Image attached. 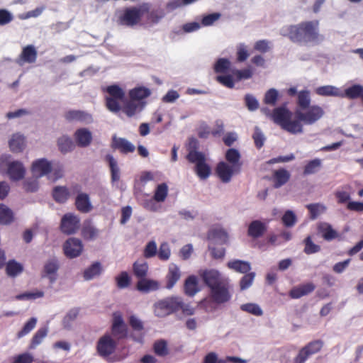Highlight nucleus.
Returning a JSON list of instances; mask_svg holds the SVG:
<instances>
[{
	"label": "nucleus",
	"instance_id": "f257e3e1",
	"mask_svg": "<svg viewBox=\"0 0 363 363\" xmlns=\"http://www.w3.org/2000/svg\"><path fill=\"white\" fill-rule=\"evenodd\" d=\"M310 91L301 90L296 99L295 119L292 120L293 113L285 106L276 108L272 113L273 121L289 133L296 134L303 131L302 123L312 125L320 120L324 115V110L318 105L311 106Z\"/></svg>",
	"mask_w": 363,
	"mask_h": 363
},
{
	"label": "nucleus",
	"instance_id": "f03ea898",
	"mask_svg": "<svg viewBox=\"0 0 363 363\" xmlns=\"http://www.w3.org/2000/svg\"><path fill=\"white\" fill-rule=\"evenodd\" d=\"M319 25L318 20L305 21L283 27L281 34L294 43L318 45L324 40L323 35L320 33Z\"/></svg>",
	"mask_w": 363,
	"mask_h": 363
},
{
	"label": "nucleus",
	"instance_id": "7ed1b4c3",
	"mask_svg": "<svg viewBox=\"0 0 363 363\" xmlns=\"http://www.w3.org/2000/svg\"><path fill=\"white\" fill-rule=\"evenodd\" d=\"M32 172L36 178L47 176L48 179L52 182L63 176L62 167L52 164L49 160H35L32 165Z\"/></svg>",
	"mask_w": 363,
	"mask_h": 363
},
{
	"label": "nucleus",
	"instance_id": "20e7f679",
	"mask_svg": "<svg viewBox=\"0 0 363 363\" xmlns=\"http://www.w3.org/2000/svg\"><path fill=\"white\" fill-rule=\"evenodd\" d=\"M242 165L240 160H221L217 165L216 174L223 183H229L239 174Z\"/></svg>",
	"mask_w": 363,
	"mask_h": 363
},
{
	"label": "nucleus",
	"instance_id": "39448f33",
	"mask_svg": "<svg viewBox=\"0 0 363 363\" xmlns=\"http://www.w3.org/2000/svg\"><path fill=\"white\" fill-rule=\"evenodd\" d=\"M181 304L180 297L172 296L159 301L154 306V313L157 317H165L178 311Z\"/></svg>",
	"mask_w": 363,
	"mask_h": 363
},
{
	"label": "nucleus",
	"instance_id": "423d86ee",
	"mask_svg": "<svg viewBox=\"0 0 363 363\" xmlns=\"http://www.w3.org/2000/svg\"><path fill=\"white\" fill-rule=\"evenodd\" d=\"M213 301L217 304L228 302L231 299L229 279L210 289Z\"/></svg>",
	"mask_w": 363,
	"mask_h": 363
},
{
	"label": "nucleus",
	"instance_id": "0eeeda50",
	"mask_svg": "<svg viewBox=\"0 0 363 363\" xmlns=\"http://www.w3.org/2000/svg\"><path fill=\"white\" fill-rule=\"evenodd\" d=\"M145 105L146 102L145 101H136L130 98V99L123 100L122 106L118 101H115V112L121 111L127 116L132 117L142 111Z\"/></svg>",
	"mask_w": 363,
	"mask_h": 363
},
{
	"label": "nucleus",
	"instance_id": "6e6552de",
	"mask_svg": "<svg viewBox=\"0 0 363 363\" xmlns=\"http://www.w3.org/2000/svg\"><path fill=\"white\" fill-rule=\"evenodd\" d=\"M143 11L137 7L126 9L123 14L120 16L118 23L121 25L133 26L137 25L143 16Z\"/></svg>",
	"mask_w": 363,
	"mask_h": 363
},
{
	"label": "nucleus",
	"instance_id": "1a4fd4ad",
	"mask_svg": "<svg viewBox=\"0 0 363 363\" xmlns=\"http://www.w3.org/2000/svg\"><path fill=\"white\" fill-rule=\"evenodd\" d=\"M72 191L74 194H77L75 199L77 209L82 213H86L90 212L92 210L93 206L90 201L89 195L85 193H81V186L78 184L72 186Z\"/></svg>",
	"mask_w": 363,
	"mask_h": 363
},
{
	"label": "nucleus",
	"instance_id": "9d476101",
	"mask_svg": "<svg viewBox=\"0 0 363 363\" xmlns=\"http://www.w3.org/2000/svg\"><path fill=\"white\" fill-rule=\"evenodd\" d=\"M99 354L103 358L109 360L113 352V337L110 334H105L99 340L96 346Z\"/></svg>",
	"mask_w": 363,
	"mask_h": 363
},
{
	"label": "nucleus",
	"instance_id": "9b49d317",
	"mask_svg": "<svg viewBox=\"0 0 363 363\" xmlns=\"http://www.w3.org/2000/svg\"><path fill=\"white\" fill-rule=\"evenodd\" d=\"M200 275L203 282L210 289L229 279L223 277L218 270L213 269L202 270L200 272Z\"/></svg>",
	"mask_w": 363,
	"mask_h": 363
},
{
	"label": "nucleus",
	"instance_id": "f8f14e48",
	"mask_svg": "<svg viewBox=\"0 0 363 363\" xmlns=\"http://www.w3.org/2000/svg\"><path fill=\"white\" fill-rule=\"evenodd\" d=\"M83 250L82 241L75 238H70L63 245V251L65 256L69 259L79 257Z\"/></svg>",
	"mask_w": 363,
	"mask_h": 363
},
{
	"label": "nucleus",
	"instance_id": "ddd939ff",
	"mask_svg": "<svg viewBox=\"0 0 363 363\" xmlns=\"http://www.w3.org/2000/svg\"><path fill=\"white\" fill-rule=\"evenodd\" d=\"M6 174L11 181L17 182L23 179L26 174V168L18 160H13L7 164Z\"/></svg>",
	"mask_w": 363,
	"mask_h": 363
},
{
	"label": "nucleus",
	"instance_id": "4468645a",
	"mask_svg": "<svg viewBox=\"0 0 363 363\" xmlns=\"http://www.w3.org/2000/svg\"><path fill=\"white\" fill-rule=\"evenodd\" d=\"M60 228L64 233L73 234L79 228V219L72 213L65 214L62 218Z\"/></svg>",
	"mask_w": 363,
	"mask_h": 363
},
{
	"label": "nucleus",
	"instance_id": "2eb2a0df",
	"mask_svg": "<svg viewBox=\"0 0 363 363\" xmlns=\"http://www.w3.org/2000/svg\"><path fill=\"white\" fill-rule=\"evenodd\" d=\"M59 268L60 265L57 258L49 259L44 264L42 277H47L51 284L55 283L57 280Z\"/></svg>",
	"mask_w": 363,
	"mask_h": 363
},
{
	"label": "nucleus",
	"instance_id": "dca6fc26",
	"mask_svg": "<svg viewBox=\"0 0 363 363\" xmlns=\"http://www.w3.org/2000/svg\"><path fill=\"white\" fill-rule=\"evenodd\" d=\"M38 56V52L36 48L33 45H28L25 46L18 58L17 59V63L20 65L24 63H34L36 61Z\"/></svg>",
	"mask_w": 363,
	"mask_h": 363
},
{
	"label": "nucleus",
	"instance_id": "f3484780",
	"mask_svg": "<svg viewBox=\"0 0 363 363\" xmlns=\"http://www.w3.org/2000/svg\"><path fill=\"white\" fill-rule=\"evenodd\" d=\"M291 174L285 169L280 168L272 172V180L273 186L279 189L286 184L290 179Z\"/></svg>",
	"mask_w": 363,
	"mask_h": 363
},
{
	"label": "nucleus",
	"instance_id": "a211bd4d",
	"mask_svg": "<svg viewBox=\"0 0 363 363\" xmlns=\"http://www.w3.org/2000/svg\"><path fill=\"white\" fill-rule=\"evenodd\" d=\"M74 137L76 144L80 147H86L89 146L92 141V134L87 128H82L77 129Z\"/></svg>",
	"mask_w": 363,
	"mask_h": 363
},
{
	"label": "nucleus",
	"instance_id": "6ab92c4d",
	"mask_svg": "<svg viewBox=\"0 0 363 363\" xmlns=\"http://www.w3.org/2000/svg\"><path fill=\"white\" fill-rule=\"evenodd\" d=\"M181 272L177 265L174 263L169 264L166 276V288L171 289L179 280Z\"/></svg>",
	"mask_w": 363,
	"mask_h": 363
},
{
	"label": "nucleus",
	"instance_id": "aec40b11",
	"mask_svg": "<svg viewBox=\"0 0 363 363\" xmlns=\"http://www.w3.org/2000/svg\"><path fill=\"white\" fill-rule=\"evenodd\" d=\"M128 326L121 314L115 312V338L122 339L128 336Z\"/></svg>",
	"mask_w": 363,
	"mask_h": 363
},
{
	"label": "nucleus",
	"instance_id": "412c9836",
	"mask_svg": "<svg viewBox=\"0 0 363 363\" xmlns=\"http://www.w3.org/2000/svg\"><path fill=\"white\" fill-rule=\"evenodd\" d=\"M64 117L69 122H88L91 120L90 114L79 110H69L65 113Z\"/></svg>",
	"mask_w": 363,
	"mask_h": 363
},
{
	"label": "nucleus",
	"instance_id": "4be33fe9",
	"mask_svg": "<svg viewBox=\"0 0 363 363\" xmlns=\"http://www.w3.org/2000/svg\"><path fill=\"white\" fill-rule=\"evenodd\" d=\"M9 146L13 152H22L26 147L25 137L19 133L13 134L9 141Z\"/></svg>",
	"mask_w": 363,
	"mask_h": 363
},
{
	"label": "nucleus",
	"instance_id": "5701e85b",
	"mask_svg": "<svg viewBox=\"0 0 363 363\" xmlns=\"http://www.w3.org/2000/svg\"><path fill=\"white\" fill-rule=\"evenodd\" d=\"M318 230L327 241L333 240L338 236L337 231L333 229L332 225L325 222H321L318 225Z\"/></svg>",
	"mask_w": 363,
	"mask_h": 363
},
{
	"label": "nucleus",
	"instance_id": "b1692460",
	"mask_svg": "<svg viewBox=\"0 0 363 363\" xmlns=\"http://www.w3.org/2000/svg\"><path fill=\"white\" fill-rule=\"evenodd\" d=\"M315 285L313 283H307L293 288L290 291V296L293 298H299L311 293L315 289Z\"/></svg>",
	"mask_w": 363,
	"mask_h": 363
},
{
	"label": "nucleus",
	"instance_id": "393cba45",
	"mask_svg": "<svg viewBox=\"0 0 363 363\" xmlns=\"http://www.w3.org/2000/svg\"><path fill=\"white\" fill-rule=\"evenodd\" d=\"M191 162H196L194 170L196 175L200 179H206L211 173V169L210 166L206 163V160H191Z\"/></svg>",
	"mask_w": 363,
	"mask_h": 363
},
{
	"label": "nucleus",
	"instance_id": "a878e982",
	"mask_svg": "<svg viewBox=\"0 0 363 363\" xmlns=\"http://www.w3.org/2000/svg\"><path fill=\"white\" fill-rule=\"evenodd\" d=\"M229 269L236 272L246 274L251 270V264L247 261L233 259L227 263Z\"/></svg>",
	"mask_w": 363,
	"mask_h": 363
},
{
	"label": "nucleus",
	"instance_id": "bb28decb",
	"mask_svg": "<svg viewBox=\"0 0 363 363\" xmlns=\"http://www.w3.org/2000/svg\"><path fill=\"white\" fill-rule=\"evenodd\" d=\"M208 239L214 240L220 244H225L227 242L228 236L227 232L221 228H216L211 229L208 233Z\"/></svg>",
	"mask_w": 363,
	"mask_h": 363
},
{
	"label": "nucleus",
	"instance_id": "cd10ccee",
	"mask_svg": "<svg viewBox=\"0 0 363 363\" xmlns=\"http://www.w3.org/2000/svg\"><path fill=\"white\" fill-rule=\"evenodd\" d=\"M72 194V186L70 190L65 186H55L52 191L53 198L58 203H65Z\"/></svg>",
	"mask_w": 363,
	"mask_h": 363
},
{
	"label": "nucleus",
	"instance_id": "c85d7f7f",
	"mask_svg": "<svg viewBox=\"0 0 363 363\" xmlns=\"http://www.w3.org/2000/svg\"><path fill=\"white\" fill-rule=\"evenodd\" d=\"M267 230V226L260 220L252 221L248 228V235L254 238L261 237Z\"/></svg>",
	"mask_w": 363,
	"mask_h": 363
},
{
	"label": "nucleus",
	"instance_id": "c756f323",
	"mask_svg": "<svg viewBox=\"0 0 363 363\" xmlns=\"http://www.w3.org/2000/svg\"><path fill=\"white\" fill-rule=\"evenodd\" d=\"M184 293L189 296H194L200 291L198 284L197 277L195 276H189L184 282Z\"/></svg>",
	"mask_w": 363,
	"mask_h": 363
},
{
	"label": "nucleus",
	"instance_id": "7c9ffc66",
	"mask_svg": "<svg viewBox=\"0 0 363 363\" xmlns=\"http://www.w3.org/2000/svg\"><path fill=\"white\" fill-rule=\"evenodd\" d=\"M315 93L321 96H342L338 88L332 85L318 86L315 89Z\"/></svg>",
	"mask_w": 363,
	"mask_h": 363
},
{
	"label": "nucleus",
	"instance_id": "2f4dec72",
	"mask_svg": "<svg viewBox=\"0 0 363 363\" xmlns=\"http://www.w3.org/2000/svg\"><path fill=\"white\" fill-rule=\"evenodd\" d=\"M57 147L62 153L72 152L76 147L72 139L67 135H62L57 139Z\"/></svg>",
	"mask_w": 363,
	"mask_h": 363
},
{
	"label": "nucleus",
	"instance_id": "473e14b6",
	"mask_svg": "<svg viewBox=\"0 0 363 363\" xmlns=\"http://www.w3.org/2000/svg\"><path fill=\"white\" fill-rule=\"evenodd\" d=\"M150 94V89L144 86L135 87L129 91L130 98L136 101H143V100L149 97Z\"/></svg>",
	"mask_w": 363,
	"mask_h": 363
},
{
	"label": "nucleus",
	"instance_id": "72a5a7b5",
	"mask_svg": "<svg viewBox=\"0 0 363 363\" xmlns=\"http://www.w3.org/2000/svg\"><path fill=\"white\" fill-rule=\"evenodd\" d=\"M82 235L86 240H92L99 235V230L91 223V221H85L83 224Z\"/></svg>",
	"mask_w": 363,
	"mask_h": 363
},
{
	"label": "nucleus",
	"instance_id": "f704fd0d",
	"mask_svg": "<svg viewBox=\"0 0 363 363\" xmlns=\"http://www.w3.org/2000/svg\"><path fill=\"white\" fill-rule=\"evenodd\" d=\"M101 271V264L99 262H96L84 271L83 277L86 281L91 280L99 276Z\"/></svg>",
	"mask_w": 363,
	"mask_h": 363
},
{
	"label": "nucleus",
	"instance_id": "c9c22d12",
	"mask_svg": "<svg viewBox=\"0 0 363 363\" xmlns=\"http://www.w3.org/2000/svg\"><path fill=\"white\" fill-rule=\"evenodd\" d=\"M115 149H118L123 153L133 152L135 147L128 140L123 138H115Z\"/></svg>",
	"mask_w": 363,
	"mask_h": 363
},
{
	"label": "nucleus",
	"instance_id": "e433bc0d",
	"mask_svg": "<svg viewBox=\"0 0 363 363\" xmlns=\"http://www.w3.org/2000/svg\"><path fill=\"white\" fill-rule=\"evenodd\" d=\"M352 193V187L349 184L342 186L335 192V196L340 203H344L350 200V196Z\"/></svg>",
	"mask_w": 363,
	"mask_h": 363
},
{
	"label": "nucleus",
	"instance_id": "4c0bfd02",
	"mask_svg": "<svg viewBox=\"0 0 363 363\" xmlns=\"http://www.w3.org/2000/svg\"><path fill=\"white\" fill-rule=\"evenodd\" d=\"M13 220V211L6 205L0 204V224L8 225Z\"/></svg>",
	"mask_w": 363,
	"mask_h": 363
},
{
	"label": "nucleus",
	"instance_id": "58836bf2",
	"mask_svg": "<svg viewBox=\"0 0 363 363\" xmlns=\"http://www.w3.org/2000/svg\"><path fill=\"white\" fill-rule=\"evenodd\" d=\"M23 270V265L14 259L9 260L6 264V271L9 277H15L20 274Z\"/></svg>",
	"mask_w": 363,
	"mask_h": 363
},
{
	"label": "nucleus",
	"instance_id": "ea45409f",
	"mask_svg": "<svg viewBox=\"0 0 363 363\" xmlns=\"http://www.w3.org/2000/svg\"><path fill=\"white\" fill-rule=\"evenodd\" d=\"M198 143V140L196 138H189L188 144L189 153L186 159H205L204 156L201 152L196 151Z\"/></svg>",
	"mask_w": 363,
	"mask_h": 363
},
{
	"label": "nucleus",
	"instance_id": "a19ab883",
	"mask_svg": "<svg viewBox=\"0 0 363 363\" xmlns=\"http://www.w3.org/2000/svg\"><path fill=\"white\" fill-rule=\"evenodd\" d=\"M157 288L158 284L156 281L145 278L140 279L137 284V289L143 292L156 290Z\"/></svg>",
	"mask_w": 363,
	"mask_h": 363
},
{
	"label": "nucleus",
	"instance_id": "79ce46f5",
	"mask_svg": "<svg viewBox=\"0 0 363 363\" xmlns=\"http://www.w3.org/2000/svg\"><path fill=\"white\" fill-rule=\"evenodd\" d=\"M79 310L78 308H72L65 315L62 320L63 328L66 330H70L73 322L77 319Z\"/></svg>",
	"mask_w": 363,
	"mask_h": 363
},
{
	"label": "nucleus",
	"instance_id": "37998d69",
	"mask_svg": "<svg viewBox=\"0 0 363 363\" xmlns=\"http://www.w3.org/2000/svg\"><path fill=\"white\" fill-rule=\"evenodd\" d=\"M48 333V326L40 328L31 340L30 348H35L38 345H40L43 342V339L47 336Z\"/></svg>",
	"mask_w": 363,
	"mask_h": 363
},
{
	"label": "nucleus",
	"instance_id": "c03bdc74",
	"mask_svg": "<svg viewBox=\"0 0 363 363\" xmlns=\"http://www.w3.org/2000/svg\"><path fill=\"white\" fill-rule=\"evenodd\" d=\"M148 271V265L145 262H135L133 264L134 274L139 279L146 277Z\"/></svg>",
	"mask_w": 363,
	"mask_h": 363
},
{
	"label": "nucleus",
	"instance_id": "a18cd8bd",
	"mask_svg": "<svg viewBox=\"0 0 363 363\" xmlns=\"http://www.w3.org/2000/svg\"><path fill=\"white\" fill-rule=\"evenodd\" d=\"M345 96L351 99L361 97L363 96V86L359 84H355L345 89Z\"/></svg>",
	"mask_w": 363,
	"mask_h": 363
},
{
	"label": "nucleus",
	"instance_id": "49530a36",
	"mask_svg": "<svg viewBox=\"0 0 363 363\" xmlns=\"http://www.w3.org/2000/svg\"><path fill=\"white\" fill-rule=\"evenodd\" d=\"M168 193V186L165 183L159 184L154 194V200L157 202H162L165 200Z\"/></svg>",
	"mask_w": 363,
	"mask_h": 363
},
{
	"label": "nucleus",
	"instance_id": "de8ad7c7",
	"mask_svg": "<svg viewBox=\"0 0 363 363\" xmlns=\"http://www.w3.org/2000/svg\"><path fill=\"white\" fill-rule=\"evenodd\" d=\"M240 309L256 316H261L263 311L260 306L257 303H245L240 306Z\"/></svg>",
	"mask_w": 363,
	"mask_h": 363
},
{
	"label": "nucleus",
	"instance_id": "09e8293b",
	"mask_svg": "<svg viewBox=\"0 0 363 363\" xmlns=\"http://www.w3.org/2000/svg\"><path fill=\"white\" fill-rule=\"evenodd\" d=\"M231 62L227 58H219L214 65V71L216 73H225L229 70Z\"/></svg>",
	"mask_w": 363,
	"mask_h": 363
},
{
	"label": "nucleus",
	"instance_id": "8fccbe9b",
	"mask_svg": "<svg viewBox=\"0 0 363 363\" xmlns=\"http://www.w3.org/2000/svg\"><path fill=\"white\" fill-rule=\"evenodd\" d=\"M37 318H30L23 325L22 330L17 333V337L21 338L23 336L28 334L36 325Z\"/></svg>",
	"mask_w": 363,
	"mask_h": 363
},
{
	"label": "nucleus",
	"instance_id": "3c124183",
	"mask_svg": "<svg viewBox=\"0 0 363 363\" xmlns=\"http://www.w3.org/2000/svg\"><path fill=\"white\" fill-rule=\"evenodd\" d=\"M281 220L284 226L291 228L296 224L297 218L292 211L288 210L283 215Z\"/></svg>",
	"mask_w": 363,
	"mask_h": 363
},
{
	"label": "nucleus",
	"instance_id": "603ef678",
	"mask_svg": "<svg viewBox=\"0 0 363 363\" xmlns=\"http://www.w3.org/2000/svg\"><path fill=\"white\" fill-rule=\"evenodd\" d=\"M303 242L305 244L303 252L307 255L313 254L320 250V247L312 241L311 236L306 238Z\"/></svg>",
	"mask_w": 363,
	"mask_h": 363
},
{
	"label": "nucleus",
	"instance_id": "864d4df0",
	"mask_svg": "<svg viewBox=\"0 0 363 363\" xmlns=\"http://www.w3.org/2000/svg\"><path fill=\"white\" fill-rule=\"evenodd\" d=\"M279 99V92L275 89H269L264 95V102L266 104L274 106Z\"/></svg>",
	"mask_w": 363,
	"mask_h": 363
},
{
	"label": "nucleus",
	"instance_id": "5fc2aeb1",
	"mask_svg": "<svg viewBox=\"0 0 363 363\" xmlns=\"http://www.w3.org/2000/svg\"><path fill=\"white\" fill-rule=\"evenodd\" d=\"M255 277V272H247L246 273L240 281V288L241 291H244L247 289L253 283L254 279Z\"/></svg>",
	"mask_w": 363,
	"mask_h": 363
},
{
	"label": "nucleus",
	"instance_id": "6e6d98bb",
	"mask_svg": "<svg viewBox=\"0 0 363 363\" xmlns=\"http://www.w3.org/2000/svg\"><path fill=\"white\" fill-rule=\"evenodd\" d=\"M157 253V247L155 240L148 242L143 250V256L146 259H150L155 257Z\"/></svg>",
	"mask_w": 363,
	"mask_h": 363
},
{
	"label": "nucleus",
	"instance_id": "4d7b16f0",
	"mask_svg": "<svg viewBox=\"0 0 363 363\" xmlns=\"http://www.w3.org/2000/svg\"><path fill=\"white\" fill-rule=\"evenodd\" d=\"M323 342L320 340H317L309 342L303 347L310 355H312L318 352L323 347Z\"/></svg>",
	"mask_w": 363,
	"mask_h": 363
},
{
	"label": "nucleus",
	"instance_id": "13d9d810",
	"mask_svg": "<svg viewBox=\"0 0 363 363\" xmlns=\"http://www.w3.org/2000/svg\"><path fill=\"white\" fill-rule=\"evenodd\" d=\"M321 167L320 160H311L305 167L303 174L308 175L317 172Z\"/></svg>",
	"mask_w": 363,
	"mask_h": 363
},
{
	"label": "nucleus",
	"instance_id": "bf43d9fd",
	"mask_svg": "<svg viewBox=\"0 0 363 363\" xmlns=\"http://www.w3.org/2000/svg\"><path fill=\"white\" fill-rule=\"evenodd\" d=\"M171 255L169 245L167 242H163L160 245L157 255L160 259L162 261H167Z\"/></svg>",
	"mask_w": 363,
	"mask_h": 363
},
{
	"label": "nucleus",
	"instance_id": "052dcab7",
	"mask_svg": "<svg viewBox=\"0 0 363 363\" xmlns=\"http://www.w3.org/2000/svg\"><path fill=\"white\" fill-rule=\"evenodd\" d=\"M307 208L311 213V218L315 219L320 213L325 211V207L319 203H313L307 205Z\"/></svg>",
	"mask_w": 363,
	"mask_h": 363
},
{
	"label": "nucleus",
	"instance_id": "680f3d73",
	"mask_svg": "<svg viewBox=\"0 0 363 363\" xmlns=\"http://www.w3.org/2000/svg\"><path fill=\"white\" fill-rule=\"evenodd\" d=\"M233 75L235 77L236 81H240L242 79H248L252 77V72L250 69L246 68L243 69H235L233 71Z\"/></svg>",
	"mask_w": 363,
	"mask_h": 363
},
{
	"label": "nucleus",
	"instance_id": "e2e57ef3",
	"mask_svg": "<svg viewBox=\"0 0 363 363\" xmlns=\"http://www.w3.org/2000/svg\"><path fill=\"white\" fill-rule=\"evenodd\" d=\"M129 324L132 329L136 332H141L144 329L143 321L135 315L129 317Z\"/></svg>",
	"mask_w": 363,
	"mask_h": 363
},
{
	"label": "nucleus",
	"instance_id": "0e129e2a",
	"mask_svg": "<svg viewBox=\"0 0 363 363\" xmlns=\"http://www.w3.org/2000/svg\"><path fill=\"white\" fill-rule=\"evenodd\" d=\"M252 138L255 142V145L257 148H261L264 145L265 138L261 131V130L256 127L252 134Z\"/></svg>",
	"mask_w": 363,
	"mask_h": 363
},
{
	"label": "nucleus",
	"instance_id": "69168bd1",
	"mask_svg": "<svg viewBox=\"0 0 363 363\" xmlns=\"http://www.w3.org/2000/svg\"><path fill=\"white\" fill-rule=\"evenodd\" d=\"M216 81L219 82L220 84L230 89H233L235 86L233 76L230 74L218 75L216 77Z\"/></svg>",
	"mask_w": 363,
	"mask_h": 363
},
{
	"label": "nucleus",
	"instance_id": "338daca9",
	"mask_svg": "<svg viewBox=\"0 0 363 363\" xmlns=\"http://www.w3.org/2000/svg\"><path fill=\"white\" fill-rule=\"evenodd\" d=\"M23 186L27 192H35L38 189V182L36 179H28L23 182Z\"/></svg>",
	"mask_w": 363,
	"mask_h": 363
},
{
	"label": "nucleus",
	"instance_id": "774afa93",
	"mask_svg": "<svg viewBox=\"0 0 363 363\" xmlns=\"http://www.w3.org/2000/svg\"><path fill=\"white\" fill-rule=\"evenodd\" d=\"M130 283V278L126 272H122L117 278V286L120 289L127 288Z\"/></svg>",
	"mask_w": 363,
	"mask_h": 363
}]
</instances>
